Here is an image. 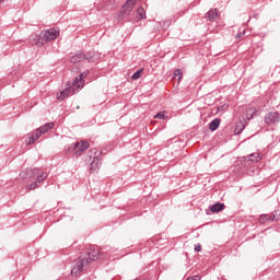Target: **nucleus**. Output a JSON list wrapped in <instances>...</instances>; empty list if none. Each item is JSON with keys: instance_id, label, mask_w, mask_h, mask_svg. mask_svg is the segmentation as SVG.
<instances>
[{"instance_id": "f257e3e1", "label": "nucleus", "mask_w": 280, "mask_h": 280, "mask_svg": "<svg viewBox=\"0 0 280 280\" xmlns=\"http://www.w3.org/2000/svg\"><path fill=\"white\" fill-rule=\"evenodd\" d=\"M100 259V248L95 246H90V252L88 253L86 258H82L79 260L75 266L71 270L72 277H79V275H82L84 268L91 264V261H97Z\"/></svg>"}, {"instance_id": "f03ea898", "label": "nucleus", "mask_w": 280, "mask_h": 280, "mask_svg": "<svg viewBox=\"0 0 280 280\" xmlns=\"http://www.w3.org/2000/svg\"><path fill=\"white\" fill-rule=\"evenodd\" d=\"M60 36V31L57 28H49L46 31H42L39 36L36 34H33L30 36V43L32 45H47V43L51 40H56Z\"/></svg>"}, {"instance_id": "7ed1b4c3", "label": "nucleus", "mask_w": 280, "mask_h": 280, "mask_svg": "<svg viewBox=\"0 0 280 280\" xmlns=\"http://www.w3.org/2000/svg\"><path fill=\"white\" fill-rule=\"evenodd\" d=\"M100 154H102V152H97V151L90 154V159H93L90 164L91 172H95V170H97L100 165H102V160L100 159Z\"/></svg>"}, {"instance_id": "20e7f679", "label": "nucleus", "mask_w": 280, "mask_h": 280, "mask_svg": "<svg viewBox=\"0 0 280 280\" xmlns=\"http://www.w3.org/2000/svg\"><path fill=\"white\" fill-rule=\"evenodd\" d=\"M279 121L280 115L278 114V112H270L265 116V124L267 126H271V124H279Z\"/></svg>"}, {"instance_id": "39448f33", "label": "nucleus", "mask_w": 280, "mask_h": 280, "mask_svg": "<svg viewBox=\"0 0 280 280\" xmlns=\"http://www.w3.org/2000/svg\"><path fill=\"white\" fill-rule=\"evenodd\" d=\"M73 150H74L75 156H81L82 152H85V150H89V142L88 141L75 142L73 145Z\"/></svg>"}, {"instance_id": "423d86ee", "label": "nucleus", "mask_w": 280, "mask_h": 280, "mask_svg": "<svg viewBox=\"0 0 280 280\" xmlns=\"http://www.w3.org/2000/svg\"><path fill=\"white\" fill-rule=\"evenodd\" d=\"M36 175H38V170L26 168L20 173V178L27 180V178H33Z\"/></svg>"}, {"instance_id": "0eeeda50", "label": "nucleus", "mask_w": 280, "mask_h": 280, "mask_svg": "<svg viewBox=\"0 0 280 280\" xmlns=\"http://www.w3.org/2000/svg\"><path fill=\"white\" fill-rule=\"evenodd\" d=\"M135 5H137V0H127L126 3L122 5L121 14H128L132 12Z\"/></svg>"}, {"instance_id": "6e6552de", "label": "nucleus", "mask_w": 280, "mask_h": 280, "mask_svg": "<svg viewBox=\"0 0 280 280\" xmlns=\"http://www.w3.org/2000/svg\"><path fill=\"white\" fill-rule=\"evenodd\" d=\"M75 86L71 88H67L63 91H61L59 94H57V100H67V97H69V95H72V93H75Z\"/></svg>"}, {"instance_id": "1a4fd4ad", "label": "nucleus", "mask_w": 280, "mask_h": 280, "mask_svg": "<svg viewBox=\"0 0 280 280\" xmlns=\"http://www.w3.org/2000/svg\"><path fill=\"white\" fill-rule=\"evenodd\" d=\"M86 73L89 72H83L81 74H79V78L77 77L73 82H72V86L77 88V89H82V86H84V78H86Z\"/></svg>"}, {"instance_id": "9d476101", "label": "nucleus", "mask_w": 280, "mask_h": 280, "mask_svg": "<svg viewBox=\"0 0 280 280\" xmlns=\"http://www.w3.org/2000/svg\"><path fill=\"white\" fill-rule=\"evenodd\" d=\"M261 156L259 153H252L249 156L245 158V165H250V163H259Z\"/></svg>"}, {"instance_id": "9b49d317", "label": "nucleus", "mask_w": 280, "mask_h": 280, "mask_svg": "<svg viewBox=\"0 0 280 280\" xmlns=\"http://www.w3.org/2000/svg\"><path fill=\"white\" fill-rule=\"evenodd\" d=\"M83 56L84 60H88V62H97V60H100V55L95 51L83 54Z\"/></svg>"}, {"instance_id": "f8f14e48", "label": "nucleus", "mask_w": 280, "mask_h": 280, "mask_svg": "<svg viewBox=\"0 0 280 280\" xmlns=\"http://www.w3.org/2000/svg\"><path fill=\"white\" fill-rule=\"evenodd\" d=\"M225 208H226V206H224V203H222V202H217V203H214V205H212V206L210 207V211H211L212 213H220L221 211H224Z\"/></svg>"}, {"instance_id": "ddd939ff", "label": "nucleus", "mask_w": 280, "mask_h": 280, "mask_svg": "<svg viewBox=\"0 0 280 280\" xmlns=\"http://www.w3.org/2000/svg\"><path fill=\"white\" fill-rule=\"evenodd\" d=\"M221 122H222V120L220 118H214L209 124V130H211V132H215V130H218V128H220Z\"/></svg>"}, {"instance_id": "4468645a", "label": "nucleus", "mask_w": 280, "mask_h": 280, "mask_svg": "<svg viewBox=\"0 0 280 280\" xmlns=\"http://www.w3.org/2000/svg\"><path fill=\"white\" fill-rule=\"evenodd\" d=\"M51 128H54V122H48L39 127L37 130L39 135H45V132H48V130H51Z\"/></svg>"}, {"instance_id": "2eb2a0df", "label": "nucleus", "mask_w": 280, "mask_h": 280, "mask_svg": "<svg viewBox=\"0 0 280 280\" xmlns=\"http://www.w3.org/2000/svg\"><path fill=\"white\" fill-rule=\"evenodd\" d=\"M82 60H84V54L83 52H79V54L70 57V62H72L73 65H75L77 62H82Z\"/></svg>"}, {"instance_id": "dca6fc26", "label": "nucleus", "mask_w": 280, "mask_h": 280, "mask_svg": "<svg viewBox=\"0 0 280 280\" xmlns=\"http://www.w3.org/2000/svg\"><path fill=\"white\" fill-rule=\"evenodd\" d=\"M207 19L211 22L215 21L218 19V9H211L207 13Z\"/></svg>"}, {"instance_id": "f3484780", "label": "nucleus", "mask_w": 280, "mask_h": 280, "mask_svg": "<svg viewBox=\"0 0 280 280\" xmlns=\"http://www.w3.org/2000/svg\"><path fill=\"white\" fill-rule=\"evenodd\" d=\"M279 211H273L271 214H268L269 222H275V220H279Z\"/></svg>"}, {"instance_id": "a211bd4d", "label": "nucleus", "mask_w": 280, "mask_h": 280, "mask_svg": "<svg viewBox=\"0 0 280 280\" xmlns=\"http://www.w3.org/2000/svg\"><path fill=\"white\" fill-rule=\"evenodd\" d=\"M279 211H273L271 214H268L269 222H275V220H279Z\"/></svg>"}, {"instance_id": "6ab92c4d", "label": "nucleus", "mask_w": 280, "mask_h": 280, "mask_svg": "<svg viewBox=\"0 0 280 280\" xmlns=\"http://www.w3.org/2000/svg\"><path fill=\"white\" fill-rule=\"evenodd\" d=\"M141 75H143V69H140V70L136 71L131 75V80H139V79H141Z\"/></svg>"}, {"instance_id": "aec40b11", "label": "nucleus", "mask_w": 280, "mask_h": 280, "mask_svg": "<svg viewBox=\"0 0 280 280\" xmlns=\"http://www.w3.org/2000/svg\"><path fill=\"white\" fill-rule=\"evenodd\" d=\"M47 176V173L43 172L40 175L37 176L35 182L39 185L40 183H43V180H46Z\"/></svg>"}, {"instance_id": "412c9836", "label": "nucleus", "mask_w": 280, "mask_h": 280, "mask_svg": "<svg viewBox=\"0 0 280 280\" xmlns=\"http://www.w3.org/2000/svg\"><path fill=\"white\" fill-rule=\"evenodd\" d=\"M38 187H39V184L36 183V180H35L34 183L26 186V189H27V191H34V189H38Z\"/></svg>"}, {"instance_id": "4be33fe9", "label": "nucleus", "mask_w": 280, "mask_h": 280, "mask_svg": "<svg viewBox=\"0 0 280 280\" xmlns=\"http://www.w3.org/2000/svg\"><path fill=\"white\" fill-rule=\"evenodd\" d=\"M259 222H260V224H266V222H270L268 214H261L259 217Z\"/></svg>"}, {"instance_id": "5701e85b", "label": "nucleus", "mask_w": 280, "mask_h": 280, "mask_svg": "<svg viewBox=\"0 0 280 280\" xmlns=\"http://www.w3.org/2000/svg\"><path fill=\"white\" fill-rule=\"evenodd\" d=\"M255 113H257V109L255 108H249L247 110V119H253V115H255Z\"/></svg>"}, {"instance_id": "b1692460", "label": "nucleus", "mask_w": 280, "mask_h": 280, "mask_svg": "<svg viewBox=\"0 0 280 280\" xmlns=\"http://www.w3.org/2000/svg\"><path fill=\"white\" fill-rule=\"evenodd\" d=\"M137 12H138L140 19H145V10H143L142 7L138 8Z\"/></svg>"}, {"instance_id": "393cba45", "label": "nucleus", "mask_w": 280, "mask_h": 280, "mask_svg": "<svg viewBox=\"0 0 280 280\" xmlns=\"http://www.w3.org/2000/svg\"><path fill=\"white\" fill-rule=\"evenodd\" d=\"M244 130V125H237L235 128V135H241Z\"/></svg>"}, {"instance_id": "a878e982", "label": "nucleus", "mask_w": 280, "mask_h": 280, "mask_svg": "<svg viewBox=\"0 0 280 280\" xmlns=\"http://www.w3.org/2000/svg\"><path fill=\"white\" fill-rule=\"evenodd\" d=\"M244 130V125H237L235 128V135H241Z\"/></svg>"}, {"instance_id": "bb28decb", "label": "nucleus", "mask_w": 280, "mask_h": 280, "mask_svg": "<svg viewBox=\"0 0 280 280\" xmlns=\"http://www.w3.org/2000/svg\"><path fill=\"white\" fill-rule=\"evenodd\" d=\"M154 119H165V112H160L154 116Z\"/></svg>"}, {"instance_id": "cd10ccee", "label": "nucleus", "mask_w": 280, "mask_h": 280, "mask_svg": "<svg viewBox=\"0 0 280 280\" xmlns=\"http://www.w3.org/2000/svg\"><path fill=\"white\" fill-rule=\"evenodd\" d=\"M174 78H178V80H180V78H183V73L180 72V70H175L174 71Z\"/></svg>"}, {"instance_id": "c85d7f7f", "label": "nucleus", "mask_w": 280, "mask_h": 280, "mask_svg": "<svg viewBox=\"0 0 280 280\" xmlns=\"http://www.w3.org/2000/svg\"><path fill=\"white\" fill-rule=\"evenodd\" d=\"M35 141H36V139L34 138V136H31L28 138L27 145H32Z\"/></svg>"}, {"instance_id": "c756f323", "label": "nucleus", "mask_w": 280, "mask_h": 280, "mask_svg": "<svg viewBox=\"0 0 280 280\" xmlns=\"http://www.w3.org/2000/svg\"><path fill=\"white\" fill-rule=\"evenodd\" d=\"M35 138V141H38V139H40V131H38L33 136Z\"/></svg>"}, {"instance_id": "7c9ffc66", "label": "nucleus", "mask_w": 280, "mask_h": 280, "mask_svg": "<svg viewBox=\"0 0 280 280\" xmlns=\"http://www.w3.org/2000/svg\"><path fill=\"white\" fill-rule=\"evenodd\" d=\"M195 250L197 253H200L202 250V246L200 244H198L197 246H195Z\"/></svg>"}, {"instance_id": "2f4dec72", "label": "nucleus", "mask_w": 280, "mask_h": 280, "mask_svg": "<svg viewBox=\"0 0 280 280\" xmlns=\"http://www.w3.org/2000/svg\"><path fill=\"white\" fill-rule=\"evenodd\" d=\"M243 34H244V32L236 34L235 38H242V35H243Z\"/></svg>"}, {"instance_id": "473e14b6", "label": "nucleus", "mask_w": 280, "mask_h": 280, "mask_svg": "<svg viewBox=\"0 0 280 280\" xmlns=\"http://www.w3.org/2000/svg\"><path fill=\"white\" fill-rule=\"evenodd\" d=\"M1 3H5V0H0V4H1Z\"/></svg>"}, {"instance_id": "72a5a7b5", "label": "nucleus", "mask_w": 280, "mask_h": 280, "mask_svg": "<svg viewBox=\"0 0 280 280\" xmlns=\"http://www.w3.org/2000/svg\"><path fill=\"white\" fill-rule=\"evenodd\" d=\"M90 152H91V154H93V150H91Z\"/></svg>"}]
</instances>
